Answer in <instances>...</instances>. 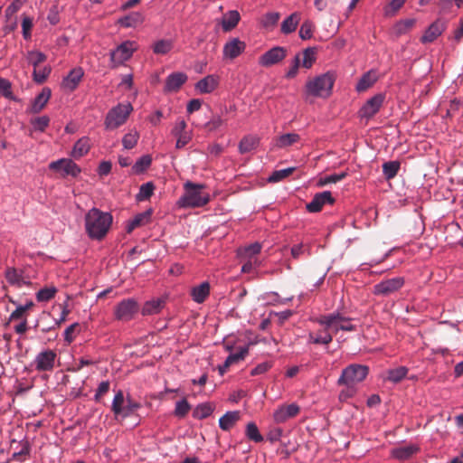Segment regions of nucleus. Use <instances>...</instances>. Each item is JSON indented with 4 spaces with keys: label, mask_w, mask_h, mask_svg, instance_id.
<instances>
[{
    "label": "nucleus",
    "mask_w": 463,
    "mask_h": 463,
    "mask_svg": "<svg viewBox=\"0 0 463 463\" xmlns=\"http://www.w3.org/2000/svg\"><path fill=\"white\" fill-rule=\"evenodd\" d=\"M51 71H52V68L50 66H44L42 69L33 70V79L36 83L43 84L49 77Z\"/></svg>",
    "instance_id": "obj_45"
},
{
    "label": "nucleus",
    "mask_w": 463,
    "mask_h": 463,
    "mask_svg": "<svg viewBox=\"0 0 463 463\" xmlns=\"http://www.w3.org/2000/svg\"><path fill=\"white\" fill-rule=\"evenodd\" d=\"M137 50L136 43L125 41L110 52V68L115 69L129 60Z\"/></svg>",
    "instance_id": "obj_8"
},
{
    "label": "nucleus",
    "mask_w": 463,
    "mask_h": 463,
    "mask_svg": "<svg viewBox=\"0 0 463 463\" xmlns=\"http://www.w3.org/2000/svg\"><path fill=\"white\" fill-rule=\"evenodd\" d=\"M241 419V413L238 411H228L219 420V426L222 430H230Z\"/></svg>",
    "instance_id": "obj_27"
},
{
    "label": "nucleus",
    "mask_w": 463,
    "mask_h": 463,
    "mask_svg": "<svg viewBox=\"0 0 463 463\" xmlns=\"http://www.w3.org/2000/svg\"><path fill=\"white\" fill-rule=\"evenodd\" d=\"M190 410V404L188 403L186 399H183L176 402L175 414L179 418H183L189 412Z\"/></svg>",
    "instance_id": "obj_55"
},
{
    "label": "nucleus",
    "mask_w": 463,
    "mask_h": 463,
    "mask_svg": "<svg viewBox=\"0 0 463 463\" xmlns=\"http://www.w3.org/2000/svg\"><path fill=\"white\" fill-rule=\"evenodd\" d=\"M246 48V43L239 38H232L223 46V56L230 60H233L241 55Z\"/></svg>",
    "instance_id": "obj_17"
},
{
    "label": "nucleus",
    "mask_w": 463,
    "mask_h": 463,
    "mask_svg": "<svg viewBox=\"0 0 463 463\" xmlns=\"http://www.w3.org/2000/svg\"><path fill=\"white\" fill-rule=\"evenodd\" d=\"M155 190V185L152 182H147L143 184L140 188L138 194L136 195V199L138 202L146 201L149 199Z\"/></svg>",
    "instance_id": "obj_40"
},
{
    "label": "nucleus",
    "mask_w": 463,
    "mask_h": 463,
    "mask_svg": "<svg viewBox=\"0 0 463 463\" xmlns=\"http://www.w3.org/2000/svg\"><path fill=\"white\" fill-rule=\"evenodd\" d=\"M205 185L187 181L184 184V193L177 201L181 208L203 207L210 201V194L204 192Z\"/></svg>",
    "instance_id": "obj_3"
},
{
    "label": "nucleus",
    "mask_w": 463,
    "mask_h": 463,
    "mask_svg": "<svg viewBox=\"0 0 463 463\" xmlns=\"http://www.w3.org/2000/svg\"><path fill=\"white\" fill-rule=\"evenodd\" d=\"M241 260V262H242L241 266V272L243 273H254L257 266H258V260L257 259H246V260Z\"/></svg>",
    "instance_id": "obj_56"
},
{
    "label": "nucleus",
    "mask_w": 463,
    "mask_h": 463,
    "mask_svg": "<svg viewBox=\"0 0 463 463\" xmlns=\"http://www.w3.org/2000/svg\"><path fill=\"white\" fill-rule=\"evenodd\" d=\"M295 169H296L295 167H288L286 169L274 171L269 175L268 180L270 183L279 182V181L283 180L284 178L288 177V175H290L295 171Z\"/></svg>",
    "instance_id": "obj_46"
},
{
    "label": "nucleus",
    "mask_w": 463,
    "mask_h": 463,
    "mask_svg": "<svg viewBox=\"0 0 463 463\" xmlns=\"http://www.w3.org/2000/svg\"><path fill=\"white\" fill-rule=\"evenodd\" d=\"M165 305V300L162 298L152 299L146 302L142 308L144 316L158 313Z\"/></svg>",
    "instance_id": "obj_35"
},
{
    "label": "nucleus",
    "mask_w": 463,
    "mask_h": 463,
    "mask_svg": "<svg viewBox=\"0 0 463 463\" xmlns=\"http://www.w3.org/2000/svg\"><path fill=\"white\" fill-rule=\"evenodd\" d=\"M28 313L24 311V308H23L20 305L16 307V308L10 314L9 321H15L20 320L23 321L24 319H27Z\"/></svg>",
    "instance_id": "obj_59"
},
{
    "label": "nucleus",
    "mask_w": 463,
    "mask_h": 463,
    "mask_svg": "<svg viewBox=\"0 0 463 463\" xmlns=\"http://www.w3.org/2000/svg\"><path fill=\"white\" fill-rule=\"evenodd\" d=\"M219 85V77L215 75H207L195 84V90L201 94L213 92Z\"/></svg>",
    "instance_id": "obj_22"
},
{
    "label": "nucleus",
    "mask_w": 463,
    "mask_h": 463,
    "mask_svg": "<svg viewBox=\"0 0 463 463\" xmlns=\"http://www.w3.org/2000/svg\"><path fill=\"white\" fill-rule=\"evenodd\" d=\"M332 340V333L326 326H322L320 329L309 332L308 334V343L311 344L327 345Z\"/></svg>",
    "instance_id": "obj_19"
},
{
    "label": "nucleus",
    "mask_w": 463,
    "mask_h": 463,
    "mask_svg": "<svg viewBox=\"0 0 463 463\" xmlns=\"http://www.w3.org/2000/svg\"><path fill=\"white\" fill-rule=\"evenodd\" d=\"M139 408L140 404L134 401L130 396L125 398L121 390H118L116 392L111 404V411H113L116 418H128Z\"/></svg>",
    "instance_id": "obj_5"
},
{
    "label": "nucleus",
    "mask_w": 463,
    "mask_h": 463,
    "mask_svg": "<svg viewBox=\"0 0 463 463\" xmlns=\"http://www.w3.org/2000/svg\"><path fill=\"white\" fill-rule=\"evenodd\" d=\"M279 19V14L277 12L267 13L263 18L264 26H271L278 23Z\"/></svg>",
    "instance_id": "obj_64"
},
{
    "label": "nucleus",
    "mask_w": 463,
    "mask_h": 463,
    "mask_svg": "<svg viewBox=\"0 0 463 463\" xmlns=\"http://www.w3.org/2000/svg\"><path fill=\"white\" fill-rule=\"evenodd\" d=\"M25 58L28 63L33 66V70H36L40 63L46 61L47 56L40 51H29Z\"/></svg>",
    "instance_id": "obj_38"
},
{
    "label": "nucleus",
    "mask_w": 463,
    "mask_h": 463,
    "mask_svg": "<svg viewBox=\"0 0 463 463\" xmlns=\"http://www.w3.org/2000/svg\"><path fill=\"white\" fill-rule=\"evenodd\" d=\"M7 282L15 288L34 287L35 270L30 267L7 268L5 272Z\"/></svg>",
    "instance_id": "obj_4"
},
{
    "label": "nucleus",
    "mask_w": 463,
    "mask_h": 463,
    "mask_svg": "<svg viewBox=\"0 0 463 463\" xmlns=\"http://www.w3.org/2000/svg\"><path fill=\"white\" fill-rule=\"evenodd\" d=\"M241 15L238 11L232 10L226 13L222 19V27L224 32H230L239 24Z\"/></svg>",
    "instance_id": "obj_26"
},
{
    "label": "nucleus",
    "mask_w": 463,
    "mask_h": 463,
    "mask_svg": "<svg viewBox=\"0 0 463 463\" xmlns=\"http://www.w3.org/2000/svg\"><path fill=\"white\" fill-rule=\"evenodd\" d=\"M52 95V91L49 88H43L42 91L34 98L32 102L30 112L33 114L40 113L47 102L49 101Z\"/></svg>",
    "instance_id": "obj_23"
},
{
    "label": "nucleus",
    "mask_w": 463,
    "mask_h": 463,
    "mask_svg": "<svg viewBox=\"0 0 463 463\" xmlns=\"http://www.w3.org/2000/svg\"><path fill=\"white\" fill-rule=\"evenodd\" d=\"M49 168L53 171H62L63 175H71L73 177H76L81 171L80 166L69 158L53 161L49 165Z\"/></svg>",
    "instance_id": "obj_12"
},
{
    "label": "nucleus",
    "mask_w": 463,
    "mask_h": 463,
    "mask_svg": "<svg viewBox=\"0 0 463 463\" xmlns=\"http://www.w3.org/2000/svg\"><path fill=\"white\" fill-rule=\"evenodd\" d=\"M22 7L21 0L13 1L5 9V16L7 19H10L14 16Z\"/></svg>",
    "instance_id": "obj_61"
},
{
    "label": "nucleus",
    "mask_w": 463,
    "mask_h": 463,
    "mask_svg": "<svg viewBox=\"0 0 463 463\" xmlns=\"http://www.w3.org/2000/svg\"><path fill=\"white\" fill-rule=\"evenodd\" d=\"M369 369L365 365L353 364L345 367L337 380L338 385H356L367 376Z\"/></svg>",
    "instance_id": "obj_7"
},
{
    "label": "nucleus",
    "mask_w": 463,
    "mask_h": 463,
    "mask_svg": "<svg viewBox=\"0 0 463 463\" xmlns=\"http://www.w3.org/2000/svg\"><path fill=\"white\" fill-rule=\"evenodd\" d=\"M90 138L88 137H83L74 144L71 156L74 158H80L90 151Z\"/></svg>",
    "instance_id": "obj_30"
},
{
    "label": "nucleus",
    "mask_w": 463,
    "mask_h": 463,
    "mask_svg": "<svg viewBox=\"0 0 463 463\" xmlns=\"http://www.w3.org/2000/svg\"><path fill=\"white\" fill-rule=\"evenodd\" d=\"M404 286L403 277H395L387 279L379 284L375 285L374 289H399Z\"/></svg>",
    "instance_id": "obj_34"
},
{
    "label": "nucleus",
    "mask_w": 463,
    "mask_h": 463,
    "mask_svg": "<svg viewBox=\"0 0 463 463\" xmlns=\"http://www.w3.org/2000/svg\"><path fill=\"white\" fill-rule=\"evenodd\" d=\"M213 411V409L209 403L199 404L194 411V416L197 419H204L210 416Z\"/></svg>",
    "instance_id": "obj_52"
},
{
    "label": "nucleus",
    "mask_w": 463,
    "mask_h": 463,
    "mask_svg": "<svg viewBox=\"0 0 463 463\" xmlns=\"http://www.w3.org/2000/svg\"><path fill=\"white\" fill-rule=\"evenodd\" d=\"M173 48V43L170 40L157 41L153 47V51L156 54H166Z\"/></svg>",
    "instance_id": "obj_47"
},
{
    "label": "nucleus",
    "mask_w": 463,
    "mask_h": 463,
    "mask_svg": "<svg viewBox=\"0 0 463 463\" xmlns=\"http://www.w3.org/2000/svg\"><path fill=\"white\" fill-rule=\"evenodd\" d=\"M187 80V75L184 72H174L167 76L164 87V92L172 93L180 90Z\"/></svg>",
    "instance_id": "obj_18"
},
{
    "label": "nucleus",
    "mask_w": 463,
    "mask_h": 463,
    "mask_svg": "<svg viewBox=\"0 0 463 463\" xmlns=\"http://www.w3.org/2000/svg\"><path fill=\"white\" fill-rule=\"evenodd\" d=\"M152 209L137 213L132 220H129L126 225V232L131 233L136 228L147 224L150 222Z\"/></svg>",
    "instance_id": "obj_24"
},
{
    "label": "nucleus",
    "mask_w": 463,
    "mask_h": 463,
    "mask_svg": "<svg viewBox=\"0 0 463 463\" xmlns=\"http://www.w3.org/2000/svg\"><path fill=\"white\" fill-rule=\"evenodd\" d=\"M408 369L404 366H400L395 369L389 370L387 379L392 383L401 382L407 375Z\"/></svg>",
    "instance_id": "obj_43"
},
{
    "label": "nucleus",
    "mask_w": 463,
    "mask_h": 463,
    "mask_svg": "<svg viewBox=\"0 0 463 463\" xmlns=\"http://www.w3.org/2000/svg\"><path fill=\"white\" fill-rule=\"evenodd\" d=\"M56 356V353L50 349L39 353L33 362L35 369L38 372L52 371L54 368Z\"/></svg>",
    "instance_id": "obj_11"
},
{
    "label": "nucleus",
    "mask_w": 463,
    "mask_h": 463,
    "mask_svg": "<svg viewBox=\"0 0 463 463\" xmlns=\"http://www.w3.org/2000/svg\"><path fill=\"white\" fill-rule=\"evenodd\" d=\"M33 26V19L31 17H29L28 15L23 14L22 33H23V37L25 40L31 39Z\"/></svg>",
    "instance_id": "obj_51"
},
{
    "label": "nucleus",
    "mask_w": 463,
    "mask_h": 463,
    "mask_svg": "<svg viewBox=\"0 0 463 463\" xmlns=\"http://www.w3.org/2000/svg\"><path fill=\"white\" fill-rule=\"evenodd\" d=\"M399 161H388L383 165V173L386 180H391L396 176L400 170Z\"/></svg>",
    "instance_id": "obj_36"
},
{
    "label": "nucleus",
    "mask_w": 463,
    "mask_h": 463,
    "mask_svg": "<svg viewBox=\"0 0 463 463\" xmlns=\"http://www.w3.org/2000/svg\"><path fill=\"white\" fill-rule=\"evenodd\" d=\"M377 78L373 71H367L358 80L355 90L358 92H363L372 87L376 81Z\"/></svg>",
    "instance_id": "obj_33"
},
{
    "label": "nucleus",
    "mask_w": 463,
    "mask_h": 463,
    "mask_svg": "<svg viewBox=\"0 0 463 463\" xmlns=\"http://www.w3.org/2000/svg\"><path fill=\"white\" fill-rule=\"evenodd\" d=\"M335 75L332 71L308 79L304 86V98L327 99L332 94Z\"/></svg>",
    "instance_id": "obj_2"
},
{
    "label": "nucleus",
    "mask_w": 463,
    "mask_h": 463,
    "mask_svg": "<svg viewBox=\"0 0 463 463\" xmlns=\"http://www.w3.org/2000/svg\"><path fill=\"white\" fill-rule=\"evenodd\" d=\"M334 203L335 199L331 192L325 191L316 194L312 201L307 204L306 208L309 213H318L325 204H333Z\"/></svg>",
    "instance_id": "obj_15"
},
{
    "label": "nucleus",
    "mask_w": 463,
    "mask_h": 463,
    "mask_svg": "<svg viewBox=\"0 0 463 463\" xmlns=\"http://www.w3.org/2000/svg\"><path fill=\"white\" fill-rule=\"evenodd\" d=\"M138 138L139 135L137 131H130L129 133L126 134L122 138L123 146L126 149L133 148L137 145Z\"/></svg>",
    "instance_id": "obj_49"
},
{
    "label": "nucleus",
    "mask_w": 463,
    "mask_h": 463,
    "mask_svg": "<svg viewBox=\"0 0 463 463\" xmlns=\"http://www.w3.org/2000/svg\"><path fill=\"white\" fill-rule=\"evenodd\" d=\"M260 145V137L256 135H246L239 143V152L241 154L250 153L256 149Z\"/></svg>",
    "instance_id": "obj_25"
},
{
    "label": "nucleus",
    "mask_w": 463,
    "mask_h": 463,
    "mask_svg": "<svg viewBox=\"0 0 463 463\" xmlns=\"http://www.w3.org/2000/svg\"><path fill=\"white\" fill-rule=\"evenodd\" d=\"M300 140V137L297 133H287L278 137L275 140V146L279 148L288 147Z\"/></svg>",
    "instance_id": "obj_32"
},
{
    "label": "nucleus",
    "mask_w": 463,
    "mask_h": 463,
    "mask_svg": "<svg viewBox=\"0 0 463 463\" xmlns=\"http://www.w3.org/2000/svg\"><path fill=\"white\" fill-rule=\"evenodd\" d=\"M302 55V67L306 69H310L317 60V48L308 47L303 51Z\"/></svg>",
    "instance_id": "obj_37"
},
{
    "label": "nucleus",
    "mask_w": 463,
    "mask_h": 463,
    "mask_svg": "<svg viewBox=\"0 0 463 463\" xmlns=\"http://www.w3.org/2000/svg\"><path fill=\"white\" fill-rule=\"evenodd\" d=\"M0 93L7 99H15L12 92V84L7 79L0 78Z\"/></svg>",
    "instance_id": "obj_53"
},
{
    "label": "nucleus",
    "mask_w": 463,
    "mask_h": 463,
    "mask_svg": "<svg viewBox=\"0 0 463 463\" xmlns=\"http://www.w3.org/2000/svg\"><path fill=\"white\" fill-rule=\"evenodd\" d=\"M84 222L87 235L91 240L101 241L112 225L113 216L110 213L93 207L85 214Z\"/></svg>",
    "instance_id": "obj_1"
},
{
    "label": "nucleus",
    "mask_w": 463,
    "mask_h": 463,
    "mask_svg": "<svg viewBox=\"0 0 463 463\" xmlns=\"http://www.w3.org/2000/svg\"><path fill=\"white\" fill-rule=\"evenodd\" d=\"M223 122L224 121L220 115H213L204 125V128L207 131H215L223 124Z\"/></svg>",
    "instance_id": "obj_57"
},
{
    "label": "nucleus",
    "mask_w": 463,
    "mask_h": 463,
    "mask_svg": "<svg viewBox=\"0 0 463 463\" xmlns=\"http://www.w3.org/2000/svg\"><path fill=\"white\" fill-rule=\"evenodd\" d=\"M447 28V23L441 19L435 20L424 32L420 38L422 43L434 42Z\"/></svg>",
    "instance_id": "obj_16"
},
{
    "label": "nucleus",
    "mask_w": 463,
    "mask_h": 463,
    "mask_svg": "<svg viewBox=\"0 0 463 463\" xmlns=\"http://www.w3.org/2000/svg\"><path fill=\"white\" fill-rule=\"evenodd\" d=\"M287 56L284 47L276 46L265 52L259 58V64L262 67H270L282 61Z\"/></svg>",
    "instance_id": "obj_9"
},
{
    "label": "nucleus",
    "mask_w": 463,
    "mask_h": 463,
    "mask_svg": "<svg viewBox=\"0 0 463 463\" xmlns=\"http://www.w3.org/2000/svg\"><path fill=\"white\" fill-rule=\"evenodd\" d=\"M384 100L383 94H376L369 99L359 110V117L361 118L369 119L373 118L381 109Z\"/></svg>",
    "instance_id": "obj_10"
},
{
    "label": "nucleus",
    "mask_w": 463,
    "mask_h": 463,
    "mask_svg": "<svg viewBox=\"0 0 463 463\" xmlns=\"http://www.w3.org/2000/svg\"><path fill=\"white\" fill-rule=\"evenodd\" d=\"M315 321L321 326H326L332 333V336L342 330L341 314L331 313L322 315L315 319Z\"/></svg>",
    "instance_id": "obj_13"
},
{
    "label": "nucleus",
    "mask_w": 463,
    "mask_h": 463,
    "mask_svg": "<svg viewBox=\"0 0 463 463\" xmlns=\"http://www.w3.org/2000/svg\"><path fill=\"white\" fill-rule=\"evenodd\" d=\"M249 353L248 346L241 347L237 353L231 354L225 360V367H230L232 364H236L245 358Z\"/></svg>",
    "instance_id": "obj_42"
},
{
    "label": "nucleus",
    "mask_w": 463,
    "mask_h": 463,
    "mask_svg": "<svg viewBox=\"0 0 463 463\" xmlns=\"http://www.w3.org/2000/svg\"><path fill=\"white\" fill-rule=\"evenodd\" d=\"M313 31H314V24L311 21L307 20L305 21L299 29V37L302 40H308L311 39L313 36Z\"/></svg>",
    "instance_id": "obj_50"
},
{
    "label": "nucleus",
    "mask_w": 463,
    "mask_h": 463,
    "mask_svg": "<svg viewBox=\"0 0 463 463\" xmlns=\"http://www.w3.org/2000/svg\"><path fill=\"white\" fill-rule=\"evenodd\" d=\"M261 250V244L254 242L249 246L239 248L237 250V256L241 260L257 259V255Z\"/></svg>",
    "instance_id": "obj_28"
},
{
    "label": "nucleus",
    "mask_w": 463,
    "mask_h": 463,
    "mask_svg": "<svg viewBox=\"0 0 463 463\" xmlns=\"http://www.w3.org/2000/svg\"><path fill=\"white\" fill-rule=\"evenodd\" d=\"M33 130L43 132L46 128L49 126L50 118L48 116H42L38 118H32L30 121Z\"/></svg>",
    "instance_id": "obj_44"
},
{
    "label": "nucleus",
    "mask_w": 463,
    "mask_h": 463,
    "mask_svg": "<svg viewBox=\"0 0 463 463\" xmlns=\"http://www.w3.org/2000/svg\"><path fill=\"white\" fill-rule=\"evenodd\" d=\"M47 20L52 25H56L60 22V14L58 5H52L48 13Z\"/></svg>",
    "instance_id": "obj_63"
},
{
    "label": "nucleus",
    "mask_w": 463,
    "mask_h": 463,
    "mask_svg": "<svg viewBox=\"0 0 463 463\" xmlns=\"http://www.w3.org/2000/svg\"><path fill=\"white\" fill-rule=\"evenodd\" d=\"M418 450L419 448L415 445L403 446L393 449L392 455L399 460H405L412 457Z\"/></svg>",
    "instance_id": "obj_29"
},
{
    "label": "nucleus",
    "mask_w": 463,
    "mask_h": 463,
    "mask_svg": "<svg viewBox=\"0 0 463 463\" xmlns=\"http://www.w3.org/2000/svg\"><path fill=\"white\" fill-rule=\"evenodd\" d=\"M245 435L249 439H250L256 443L263 441V437L260 433L259 429L254 422H249L247 424L246 430H245Z\"/></svg>",
    "instance_id": "obj_41"
},
{
    "label": "nucleus",
    "mask_w": 463,
    "mask_h": 463,
    "mask_svg": "<svg viewBox=\"0 0 463 463\" xmlns=\"http://www.w3.org/2000/svg\"><path fill=\"white\" fill-rule=\"evenodd\" d=\"M345 388L339 392L338 399L340 402H346L348 399L354 397L356 393V387L352 385H344Z\"/></svg>",
    "instance_id": "obj_58"
},
{
    "label": "nucleus",
    "mask_w": 463,
    "mask_h": 463,
    "mask_svg": "<svg viewBox=\"0 0 463 463\" xmlns=\"http://www.w3.org/2000/svg\"><path fill=\"white\" fill-rule=\"evenodd\" d=\"M152 163V157L150 155L142 156L132 166V171L136 175L144 173Z\"/></svg>",
    "instance_id": "obj_39"
},
{
    "label": "nucleus",
    "mask_w": 463,
    "mask_h": 463,
    "mask_svg": "<svg viewBox=\"0 0 463 463\" xmlns=\"http://www.w3.org/2000/svg\"><path fill=\"white\" fill-rule=\"evenodd\" d=\"M298 412L299 407L295 403H291L287 406H282L274 412V420L277 423H282L287 421L288 419L297 416Z\"/></svg>",
    "instance_id": "obj_21"
},
{
    "label": "nucleus",
    "mask_w": 463,
    "mask_h": 463,
    "mask_svg": "<svg viewBox=\"0 0 463 463\" xmlns=\"http://www.w3.org/2000/svg\"><path fill=\"white\" fill-rule=\"evenodd\" d=\"M300 66V53H298L294 59L291 61V65L288 71L286 72L285 77L287 79H294L298 72V68Z\"/></svg>",
    "instance_id": "obj_54"
},
{
    "label": "nucleus",
    "mask_w": 463,
    "mask_h": 463,
    "mask_svg": "<svg viewBox=\"0 0 463 463\" xmlns=\"http://www.w3.org/2000/svg\"><path fill=\"white\" fill-rule=\"evenodd\" d=\"M347 175H348L347 172H342L339 174H333L330 175H326L325 177H321L317 182V185L324 186V185H326L331 183H337V182L343 180L344 178H345L347 176Z\"/></svg>",
    "instance_id": "obj_48"
},
{
    "label": "nucleus",
    "mask_w": 463,
    "mask_h": 463,
    "mask_svg": "<svg viewBox=\"0 0 463 463\" xmlns=\"http://www.w3.org/2000/svg\"><path fill=\"white\" fill-rule=\"evenodd\" d=\"M138 311V305L134 299L121 301L116 309V317L119 320L128 321Z\"/></svg>",
    "instance_id": "obj_14"
},
{
    "label": "nucleus",
    "mask_w": 463,
    "mask_h": 463,
    "mask_svg": "<svg viewBox=\"0 0 463 463\" xmlns=\"http://www.w3.org/2000/svg\"><path fill=\"white\" fill-rule=\"evenodd\" d=\"M84 71L82 68L76 67L62 80V87L70 91H73L82 80Z\"/></svg>",
    "instance_id": "obj_20"
},
{
    "label": "nucleus",
    "mask_w": 463,
    "mask_h": 463,
    "mask_svg": "<svg viewBox=\"0 0 463 463\" xmlns=\"http://www.w3.org/2000/svg\"><path fill=\"white\" fill-rule=\"evenodd\" d=\"M110 383L109 381L101 382L96 391V394L94 396V400L96 402H100V399L103 395H105L109 391Z\"/></svg>",
    "instance_id": "obj_60"
},
{
    "label": "nucleus",
    "mask_w": 463,
    "mask_h": 463,
    "mask_svg": "<svg viewBox=\"0 0 463 463\" xmlns=\"http://www.w3.org/2000/svg\"><path fill=\"white\" fill-rule=\"evenodd\" d=\"M300 21L299 13H293L288 16L281 24V32L285 34L293 33Z\"/></svg>",
    "instance_id": "obj_31"
},
{
    "label": "nucleus",
    "mask_w": 463,
    "mask_h": 463,
    "mask_svg": "<svg viewBox=\"0 0 463 463\" xmlns=\"http://www.w3.org/2000/svg\"><path fill=\"white\" fill-rule=\"evenodd\" d=\"M133 107L130 103H119L107 113L104 126L108 130H113L122 126L129 117Z\"/></svg>",
    "instance_id": "obj_6"
},
{
    "label": "nucleus",
    "mask_w": 463,
    "mask_h": 463,
    "mask_svg": "<svg viewBox=\"0 0 463 463\" xmlns=\"http://www.w3.org/2000/svg\"><path fill=\"white\" fill-rule=\"evenodd\" d=\"M79 324L74 323L68 326L64 332V340L68 343H71L75 338V334L79 330Z\"/></svg>",
    "instance_id": "obj_62"
}]
</instances>
